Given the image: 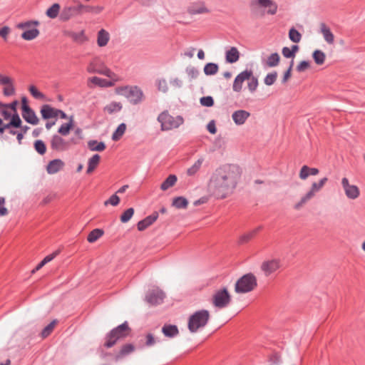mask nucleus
Here are the masks:
<instances>
[{
  "label": "nucleus",
  "instance_id": "46",
  "mask_svg": "<svg viewBox=\"0 0 365 365\" xmlns=\"http://www.w3.org/2000/svg\"><path fill=\"white\" fill-rule=\"evenodd\" d=\"M279 55L277 53H273L267 58V64L269 67L277 66L279 64Z\"/></svg>",
  "mask_w": 365,
  "mask_h": 365
},
{
  "label": "nucleus",
  "instance_id": "19",
  "mask_svg": "<svg viewBox=\"0 0 365 365\" xmlns=\"http://www.w3.org/2000/svg\"><path fill=\"white\" fill-rule=\"evenodd\" d=\"M56 108H52L50 105L45 104L41 108V114L43 119H49L51 118H56V113H55Z\"/></svg>",
  "mask_w": 365,
  "mask_h": 365
},
{
  "label": "nucleus",
  "instance_id": "55",
  "mask_svg": "<svg viewBox=\"0 0 365 365\" xmlns=\"http://www.w3.org/2000/svg\"><path fill=\"white\" fill-rule=\"evenodd\" d=\"M185 72L191 79L196 78L199 75V71L197 68L189 66L186 68Z\"/></svg>",
  "mask_w": 365,
  "mask_h": 365
},
{
  "label": "nucleus",
  "instance_id": "37",
  "mask_svg": "<svg viewBox=\"0 0 365 365\" xmlns=\"http://www.w3.org/2000/svg\"><path fill=\"white\" fill-rule=\"evenodd\" d=\"M312 57L317 65H322L324 63L326 55L323 51L317 49L313 52Z\"/></svg>",
  "mask_w": 365,
  "mask_h": 365
},
{
  "label": "nucleus",
  "instance_id": "16",
  "mask_svg": "<svg viewBox=\"0 0 365 365\" xmlns=\"http://www.w3.org/2000/svg\"><path fill=\"white\" fill-rule=\"evenodd\" d=\"M64 163L61 159H54L51 160L46 168L48 174H55L63 168Z\"/></svg>",
  "mask_w": 365,
  "mask_h": 365
},
{
  "label": "nucleus",
  "instance_id": "39",
  "mask_svg": "<svg viewBox=\"0 0 365 365\" xmlns=\"http://www.w3.org/2000/svg\"><path fill=\"white\" fill-rule=\"evenodd\" d=\"M59 10H60V5L57 3H56V4H53L51 7H49L47 9L46 14L47 15V16H48L51 19H55L58 16Z\"/></svg>",
  "mask_w": 365,
  "mask_h": 365
},
{
  "label": "nucleus",
  "instance_id": "34",
  "mask_svg": "<svg viewBox=\"0 0 365 365\" xmlns=\"http://www.w3.org/2000/svg\"><path fill=\"white\" fill-rule=\"evenodd\" d=\"M88 146L92 151H103L106 148V145L103 142L98 143L95 140L88 141Z\"/></svg>",
  "mask_w": 365,
  "mask_h": 365
},
{
  "label": "nucleus",
  "instance_id": "5",
  "mask_svg": "<svg viewBox=\"0 0 365 365\" xmlns=\"http://www.w3.org/2000/svg\"><path fill=\"white\" fill-rule=\"evenodd\" d=\"M231 301L232 296L226 287L216 290L211 299L212 304L219 309L228 307Z\"/></svg>",
  "mask_w": 365,
  "mask_h": 365
},
{
  "label": "nucleus",
  "instance_id": "38",
  "mask_svg": "<svg viewBox=\"0 0 365 365\" xmlns=\"http://www.w3.org/2000/svg\"><path fill=\"white\" fill-rule=\"evenodd\" d=\"M314 196V194L311 191H308L294 205V209L299 210L300 209L305 203H307L309 200H311Z\"/></svg>",
  "mask_w": 365,
  "mask_h": 365
},
{
  "label": "nucleus",
  "instance_id": "33",
  "mask_svg": "<svg viewBox=\"0 0 365 365\" xmlns=\"http://www.w3.org/2000/svg\"><path fill=\"white\" fill-rule=\"evenodd\" d=\"M126 130V125L124 123H120L112 135V140L114 141L118 140L125 133Z\"/></svg>",
  "mask_w": 365,
  "mask_h": 365
},
{
  "label": "nucleus",
  "instance_id": "47",
  "mask_svg": "<svg viewBox=\"0 0 365 365\" xmlns=\"http://www.w3.org/2000/svg\"><path fill=\"white\" fill-rule=\"evenodd\" d=\"M97 73L106 76L111 79H115V74L106 66H101L98 68Z\"/></svg>",
  "mask_w": 365,
  "mask_h": 365
},
{
  "label": "nucleus",
  "instance_id": "7",
  "mask_svg": "<svg viewBox=\"0 0 365 365\" xmlns=\"http://www.w3.org/2000/svg\"><path fill=\"white\" fill-rule=\"evenodd\" d=\"M130 329L126 322L113 329L107 336L105 346L108 348L112 347L118 339L125 337L129 334Z\"/></svg>",
  "mask_w": 365,
  "mask_h": 365
},
{
  "label": "nucleus",
  "instance_id": "53",
  "mask_svg": "<svg viewBox=\"0 0 365 365\" xmlns=\"http://www.w3.org/2000/svg\"><path fill=\"white\" fill-rule=\"evenodd\" d=\"M277 77V73L276 71L269 73L265 76V78L264 79V83L267 86H272L276 81Z\"/></svg>",
  "mask_w": 365,
  "mask_h": 365
},
{
  "label": "nucleus",
  "instance_id": "13",
  "mask_svg": "<svg viewBox=\"0 0 365 365\" xmlns=\"http://www.w3.org/2000/svg\"><path fill=\"white\" fill-rule=\"evenodd\" d=\"M250 116V113L245 110H238L232 114V118L237 125H243Z\"/></svg>",
  "mask_w": 365,
  "mask_h": 365
},
{
  "label": "nucleus",
  "instance_id": "24",
  "mask_svg": "<svg viewBox=\"0 0 365 365\" xmlns=\"http://www.w3.org/2000/svg\"><path fill=\"white\" fill-rule=\"evenodd\" d=\"M73 126V117L71 115L69 118V121L68 123H63L61 127L58 130V133L61 135L66 136L67 135Z\"/></svg>",
  "mask_w": 365,
  "mask_h": 365
},
{
  "label": "nucleus",
  "instance_id": "62",
  "mask_svg": "<svg viewBox=\"0 0 365 365\" xmlns=\"http://www.w3.org/2000/svg\"><path fill=\"white\" fill-rule=\"evenodd\" d=\"M73 14V16L79 15L83 14V4H77L76 5L69 6Z\"/></svg>",
  "mask_w": 365,
  "mask_h": 365
},
{
  "label": "nucleus",
  "instance_id": "28",
  "mask_svg": "<svg viewBox=\"0 0 365 365\" xmlns=\"http://www.w3.org/2000/svg\"><path fill=\"white\" fill-rule=\"evenodd\" d=\"M100 158L101 157L98 154H95L88 160V168L86 170L88 174L92 173L96 169L99 163Z\"/></svg>",
  "mask_w": 365,
  "mask_h": 365
},
{
  "label": "nucleus",
  "instance_id": "54",
  "mask_svg": "<svg viewBox=\"0 0 365 365\" xmlns=\"http://www.w3.org/2000/svg\"><path fill=\"white\" fill-rule=\"evenodd\" d=\"M29 91L31 96L36 99L43 100L45 98V95L40 92L34 86H31L29 87Z\"/></svg>",
  "mask_w": 365,
  "mask_h": 365
},
{
  "label": "nucleus",
  "instance_id": "23",
  "mask_svg": "<svg viewBox=\"0 0 365 365\" xmlns=\"http://www.w3.org/2000/svg\"><path fill=\"white\" fill-rule=\"evenodd\" d=\"M162 331L168 337H173L179 333L177 326L171 324L164 325L162 328Z\"/></svg>",
  "mask_w": 365,
  "mask_h": 365
},
{
  "label": "nucleus",
  "instance_id": "22",
  "mask_svg": "<svg viewBox=\"0 0 365 365\" xmlns=\"http://www.w3.org/2000/svg\"><path fill=\"white\" fill-rule=\"evenodd\" d=\"M110 36L108 31L105 29H101L98 32L97 43L98 46L103 47L107 45L109 41Z\"/></svg>",
  "mask_w": 365,
  "mask_h": 365
},
{
  "label": "nucleus",
  "instance_id": "43",
  "mask_svg": "<svg viewBox=\"0 0 365 365\" xmlns=\"http://www.w3.org/2000/svg\"><path fill=\"white\" fill-rule=\"evenodd\" d=\"M34 147L35 150L41 155L46 153V146L42 140H36L34 141Z\"/></svg>",
  "mask_w": 365,
  "mask_h": 365
},
{
  "label": "nucleus",
  "instance_id": "44",
  "mask_svg": "<svg viewBox=\"0 0 365 365\" xmlns=\"http://www.w3.org/2000/svg\"><path fill=\"white\" fill-rule=\"evenodd\" d=\"M289 38L294 43H299L302 39V34L292 27L289 31Z\"/></svg>",
  "mask_w": 365,
  "mask_h": 365
},
{
  "label": "nucleus",
  "instance_id": "64",
  "mask_svg": "<svg viewBox=\"0 0 365 365\" xmlns=\"http://www.w3.org/2000/svg\"><path fill=\"white\" fill-rule=\"evenodd\" d=\"M170 85L175 88H182L183 83L182 81L178 78H173L170 81Z\"/></svg>",
  "mask_w": 365,
  "mask_h": 365
},
{
  "label": "nucleus",
  "instance_id": "60",
  "mask_svg": "<svg viewBox=\"0 0 365 365\" xmlns=\"http://www.w3.org/2000/svg\"><path fill=\"white\" fill-rule=\"evenodd\" d=\"M158 89L163 93H167L168 91V87L167 82L165 79H160L158 81L157 83Z\"/></svg>",
  "mask_w": 365,
  "mask_h": 365
},
{
  "label": "nucleus",
  "instance_id": "30",
  "mask_svg": "<svg viewBox=\"0 0 365 365\" xmlns=\"http://www.w3.org/2000/svg\"><path fill=\"white\" fill-rule=\"evenodd\" d=\"M203 162L204 158H200L197 161L194 163V164L190 168L187 169V174L189 176L195 175L199 171Z\"/></svg>",
  "mask_w": 365,
  "mask_h": 365
},
{
  "label": "nucleus",
  "instance_id": "1",
  "mask_svg": "<svg viewBox=\"0 0 365 365\" xmlns=\"http://www.w3.org/2000/svg\"><path fill=\"white\" fill-rule=\"evenodd\" d=\"M240 175V169L235 165H224L218 168L210 180V193L217 199L225 198L235 189Z\"/></svg>",
  "mask_w": 365,
  "mask_h": 365
},
{
  "label": "nucleus",
  "instance_id": "9",
  "mask_svg": "<svg viewBox=\"0 0 365 365\" xmlns=\"http://www.w3.org/2000/svg\"><path fill=\"white\" fill-rule=\"evenodd\" d=\"M252 75V70H245L240 73L235 78L232 90L235 92L240 93L242 89V84L245 81H248Z\"/></svg>",
  "mask_w": 365,
  "mask_h": 365
},
{
  "label": "nucleus",
  "instance_id": "50",
  "mask_svg": "<svg viewBox=\"0 0 365 365\" xmlns=\"http://www.w3.org/2000/svg\"><path fill=\"white\" fill-rule=\"evenodd\" d=\"M207 11V9L204 6H192L188 9V12L190 14H200Z\"/></svg>",
  "mask_w": 365,
  "mask_h": 365
},
{
  "label": "nucleus",
  "instance_id": "56",
  "mask_svg": "<svg viewBox=\"0 0 365 365\" xmlns=\"http://www.w3.org/2000/svg\"><path fill=\"white\" fill-rule=\"evenodd\" d=\"M10 120V125H13L14 128H18L19 127H21L22 122L17 113H14V114L11 115Z\"/></svg>",
  "mask_w": 365,
  "mask_h": 365
},
{
  "label": "nucleus",
  "instance_id": "63",
  "mask_svg": "<svg viewBox=\"0 0 365 365\" xmlns=\"http://www.w3.org/2000/svg\"><path fill=\"white\" fill-rule=\"evenodd\" d=\"M310 64L308 61H301L297 66V71L298 72H303L309 67Z\"/></svg>",
  "mask_w": 365,
  "mask_h": 365
},
{
  "label": "nucleus",
  "instance_id": "6",
  "mask_svg": "<svg viewBox=\"0 0 365 365\" xmlns=\"http://www.w3.org/2000/svg\"><path fill=\"white\" fill-rule=\"evenodd\" d=\"M257 287V279L254 275H242L235 283V291L244 294L252 291Z\"/></svg>",
  "mask_w": 365,
  "mask_h": 365
},
{
  "label": "nucleus",
  "instance_id": "35",
  "mask_svg": "<svg viewBox=\"0 0 365 365\" xmlns=\"http://www.w3.org/2000/svg\"><path fill=\"white\" fill-rule=\"evenodd\" d=\"M40 24L38 21L36 20H31L26 21L24 22H21L17 24V28L24 29L26 31V29H31V28H36Z\"/></svg>",
  "mask_w": 365,
  "mask_h": 365
},
{
  "label": "nucleus",
  "instance_id": "2",
  "mask_svg": "<svg viewBox=\"0 0 365 365\" xmlns=\"http://www.w3.org/2000/svg\"><path fill=\"white\" fill-rule=\"evenodd\" d=\"M117 94L124 96L133 106L141 103L145 98L143 90L137 86H125L115 89Z\"/></svg>",
  "mask_w": 365,
  "mask_h": 365
},
{
  "label": "nucleus",
  "instance_id": "59",
  "mask_svg": "<svg viewBox=\"0 0 365 365\" xmlns=\"http://www.w3.org/2000/svg\"><path fill=\"white\" fill-rule=\"evenodd\" d=\"M119 202H120L119 197L116 194H113V195H111L109 197V199L108 200L105 201L104 205H108L110 204L113 206H116L119 204Z\"/></svg>",
  "mask_w": 365,
  "mask_h": 365
},
{
  "label": "nucleus",
  "instance_id": "57",
  "mask_svg": "<svg viewBox=\"0 0 365 365\" xmlns=\"http://www.w3.org/2000/svg\"><path fill=\"white\" fill-rule=\"evenodd\" d=\"M200 103L202 106L205 107H211L214 105V99L212 96H203L200 98Z\"/></svg>",
  "mask_w": 365,
  "mask_h": 365
},
{
  "label": "nucleus",
  "instance_id": "17",
  "mask_svg": "<svg viewBox=\"0 0 365 365\" xmlns=\"http://www.w3.org/2000/svg\"><path fill=\"white\" fill-rule=\"evenodd\" d=\"M21 111L22 117L27 123L31 125L38 124V118H37L35 112L31 108L23 110Z\"/></svg>",
  "mask_w": 365,
  "mask_h": 365
},
{
  "label": "nucleus",
  "instance_id": "26",
  "mask_svg": "<svg viewBox=\"0 0 365 365\" xmlns=\"http://www.w3.org/2000/svg\"><path fill=\"white\" fill-rule=\"evenodd\" d=\"M68 36L76 43L82 44L86 42L88 38L85 35L84 31L79 32L71 31L68 33Z\"/></svg>",
  "mask_w": 365,
  "mask_h": 365
},
{
  "label": "nucleus",
  "instance_id": "11",
  "mask_svg": "<svg viewBox=\"0 0 365 365\" xmlns=\"http://www.w3.org/2000/svg\"><path fill=\"white\" fill-rule=\"evenodd\" d=\"M69 143L63 139L61 136L55 134L51 139V148L53 150L63 151L68 148Z\"/></svg>",
  "mask_w": 365,
  "mask_h": 365
},
{
  "label": "nucleus",
  "instance_id": "21",
  "mask_svg": "<svg viewBox=\"0 0 365 365\" xmlns=\"http://www.w3.org/2000/svg\"><path fill=\"white\" fill-rule=\"evenodd\" d=\"M89 80L92 83L102 88H108L114 86V81H108L97 76H93Z\"/></svg>",
  "mask_w": 365,
  "mask_h": 365
},
{
  "label": "nucleus",
  "instance_id": "42",
  "mask_svg": "<svg viewBox=\"0 0 365 365\" xmlns=\"http://www.w3.org/2000/svg\"><path fill=\"white\" fill-rule=\"evenodd\" d=\"M260 229L261 227H258L257 228L242 235L240 238V243L243 244L249 242Z\"/></svg>",
  "mask_w": 365,
  "mask_h": 365
},
{
  "label": "nucleus",
  "instance_id": "61",
  "mask_svg": "<svg viewBox=\"0 0 365 365\" xmlns=\"http://www.w3.org/2000/svg\"><path fill=\"white\" fill-rule=\"evenodd\" d=\"M309 172V166L303 165L299 172V178L303 180H306L310 175Z\"/></svg>",
  "mask_w": 365,
  "mask_h": 365
},
{
  "label": "nucleus",
  "instance_id": "29",
  "mask_svg": "<svg viewBox=\"0 0 365 365\" xmlns=\"http://www.w3.org/2000/svg\"><path fill=\"white\" fill-rule=\"evenodd\" d=\"M177 180L176 175H170L161 184L160 189L163 191L167 190L175 184Z\"/></svg>",
  "mask_w": 365,
  "mask_h": 365
},
{
  "label": "nucleus",
  "instance_id": "14",
  "mask_svg": "<svg viewBox=\"0 0 365 365\" xmlns=\"http://www.w3.org/2000/svg\"><path fill=\"white\" fill-rule=\"evenodd\" d=\"M281 267L280 261L278 259H272L264 262L261 265L262 271L264 272L272 273Z\"/></svg>",
  "mask_w": 365,
  "mask_h": 365
},
{
  "label": "nucleus",
  "instance_id": "45",
  "mask_svg": "<svg viewBox=\"0 0 365 365\" xmlns=\"http://www.w3.org/2000/svg\"><path fill=\"white\" fill-rule=\"evenodd\" d=\"M328 178L324 177L322 178L318 182H313L310 190L315 195L316 192H319L327 182Z\"/></svg>",
  "mask_w": 365,
  "mask_h": 365
},
{
  "label": "nucleus",
  "instance_id": "8",
  "mask_svg": "<svg viewBox=\"0 0 365 365\" xmlns=\"http://www.w3.org/2000/svg\"><path fill=\"white\" fill-rule=\"evenodd\" d=\"M250 8L253 13L258 9H267L266 12L269 15H274L277 11V4L273 0H252L250 2Z\"/></svg>",
  "mask_w": 365,
  "mask_h": 365
},
{
  "label": "nucleus",
  "instance_id": "31",
  "mask_svg": "<svg viewBox=\"0 0 365 365\" xmlns=\"http://www.w3.org/2000/svg\"><path fill=\"white\" fill-rule=\"evenodd\" d=\"M104 234V231L102 229L96 228L93 230L88 235L87 240L90 243H93L98 240Z\"/></svg>",
  "mask_w": 365,
  "mask_h": 365
},
{
  "label": "nucleus",
  "instance_id": "40",
  "mask_svg": "<svg viewBox=\"0 0 365 365\" xmlns=\"http://www.w3.org/2000/svg\"><path fill=\"white\" fill-rule=\"evenodd\" d=\"M57 324V320H53L49 324H48L41 331V336L42 338H46L53 331L56 325Z\"/></svg>",
  "mask_w": 365,
  "mask_h": 365
},
{
  "label": "nucleus",
  "instance_id": "15",
  "mask_svg": "<svg viewBox=\"0 0 365 365\" xmlns=\"http://www.w3.org/2000/svg\"><path fill=\"white\" fill-rule=\"evenodd\" d=\"M164 297L165 295L162 291L153 290L147 295L146 299L150 304L156 305L163 302Z\"/></svg>",
  "mask_w": 365,
  "mask_h": 365
},
{
  "label": "nucleus",
  "instance_id": "25",
  "mask_svg": "<svg viewBox=\"0 0 365 365\" xmlns=\"http://www.w3.org/2000/svg\"><path fill=\"white\" fill-rule=\"evenodd\" d=\"M39 30L36 28L26 29L21 34V38L26 41H31L39 35Z\"/></svg>",
  "mask_w": 365,
  "mask_h": 365
},
{
  "label": "nucleus",
  "instance_id": "52",
  "mask_svg": "<svg viewBox=\"0 0 365 365\" xmlns=\"http://www.w3.org/2000/svg\"><path fill=\"white\" fill-rule=\"evenodd\" d=\"M103 8L101 6H93L83 5V14L91 13V14H99L102 11Z\"/></svg>",
  "mask_w": 365,
  "mask_h": 365
},
{
  "label": "nucleus",
  "instance_id": "32",
  "mask_svg": "<svg viewBox=\"0 0 365 365\" xmlns=\"http://www.w3.org/2000/svg\"><path fill=\"white\" fill-rule=\"evenodd\" d=\"M219 66L215 63H207L204 66V73L207 76H212L217 73Z\"/></svg>",
  "mask_w": 365,
  "mask_h": 365
},
{
  "label": "nucleus",
  "instance_id": "18",
  "mask_svg": "<svg viewBox=\"0 0 365 365\" xmlns=\"http://www.w3.org/2000/svg\"><path fill=\"white\" fill-rule=\"evenodd\" d=\"M240 58V52L236 47H231L225 53V60L229 63H234Z\"/></svg>",
  "mask_w": 365,
  "mask_h": 365
},
{
  "label": "nucleus",
  "instance_id": "4",
  "mask_svg": "<svg viewBox=\"0 0 365 365\" xmlns=\"http://www.w3.org/2000/svg\"><path fill=\"white\" fill-rule=\"evenodd\" d=\"M158 121L160 123L162 130H170L178 128L184 122L182 116L178 115L175 118L166 110L159 114Z\"/></svg>",
  "mask_w": 365,
  "mask_h": 365
},
{
  "label": "nucleus",
  "instance_id": "58",
  "mask_svg": "<svg viewBox=\"0 0 365 365\" xmlns=\"http://www.w3.org/2000/svg\"><path fill=\"white\" fill-rule=\"evenodd\" d=\"M3 93L5 96H11L15 93V88L13 85V82L5 86L3 90Z\"/></svg>",
  "mask_w": 365,
  "mask_h": 365
},
{
  "label": "nucleus",
  "instance_id": "20",
  "mask_svg": "<svg viewBox=\"0 0 365 365\" xmlns=\"http://www.w3.org/2000/svg\"><path fill=\"white\" fill-rule=\"evenodd\" d=\"M321 32L323 34L324 40L327 43L331 44L334 41V37L330 29L326 26L324 23L320 24Z\"/></svg>",
  "mask_w": 365,
  "mask_h": 365
},
{
  "label": "nucleus",
  "instance_id": "27",
  "mask_svg": "<svg viewBox=\"0 0 365 365\" xmlns=\"http://www.w3.org/2000/svg\"><path fill=\"white\" fill-rule=\"evenodd\" d=\"M122 108L123 106L120 103L113 101L105 106L104 111L107 112L108 114H113L120 111Z\"/></svg>",
  "mask_w": 365,
  "mask_h": 365
},
{
  "label": "nucleus",
  "instance_id": "48",
  "mask_svg": "<svg viewBox=\"0 0 365 365\" xmlns=\"http://www.w3.org/2000/svg\"><path fill=\"white\" fill-rule=\"evenodd\" d=\"M72 16H73V14L69 6L65 7L60 14V19L63 21H68Z\"/></svg>",
  "mask_w": 365,
  "mask_h": 365
},
{
  "label": "nucleus",
  "instance_id": "12",
  "mask_svg": "<svg viewBox=\"0 0 365 365\" xmlns=\"http://www.w3.org/2000/svg\"><path fill=\"white\" fill-rule=\"evenodd\" d=\"M158 218V212H153L150 215L147 216L142 220L139 221L137 224V227L139 231H143L150 225H151Z\"/></svg>",
  "mask_w": 365,
  "mask_h": 365
},
{
  "label": "nucleus",
  "instance_id": "49",
  "mask_svg": "<svg viewBox=\"0 0 365 365\" xmlns=\"http://www.w3.org/2000/svg\"><path fill=\"white\" fill-rule=\"evenodd\" d=\"M133 214H134V209L133 208L130 207V208L127 209L121 215V216H120V221L123 223H125V222H128L131 219V217L133 215Z\"/></svg>",
  "mask_w": 365,
  "mask_h": 365
},
{
  "label": "nucleus",
  "instance_id": "41",
  "mask_svg": "<svg viewBox=\"0 0 365 365\" xmlns=\"http://www.w3.org/2000/svg\"><path fill=\"white\" fill-rule=\"evenodd\" d=\"M135 350V347L133 344H128L122 346L120 351L117 354V359L122 358L125 355H128Z\"/></svg>",
  "mask_w": 365,
  "mask_h": 365
},
{
  "label": "nucleus",
  "instance_id": "3",
  "mask_svg": "<svg viewBox=\"0 0 365 365\" xmlns=\"http://www.w3.org/2000/svg\"><path fill=\"white\" fill-rule=\"evenodd\" d=\"M210 319V313L207 310H200L192 314L188 319L187 327L190 332H197L199 329L205 327Z\"/></svg>",
  "mask_w": 365,
  "mask_h": 365
},
{
  "label": "nucleus",
  "instance_id": "36",
  "mask_svg": "<svg viewBox=\"0 0 365 365\" xmlns=\"http://www.w3.org/2000/svg\"><path fill=\"white\" fill-rule=\"evenodd\" d=\"M188 201L184 197H177L173 200L172 205L178 209H182L187 207Z\"/></svg>",
  "mask_w": 365,
  "mask_h": 365
},
{
  "label": "nucleus",
  "instance_id": "51",
  "mask_svg": "<svg viewBox=\"0 0 365 365\" xmlns=\"http://www.w3.org/2000/svg\"><path fill=\"white\" fill-rule=\"evenodd\" d=\"M248 81V89L251 93H254L257 90L258 86V79L256 76H254L252 74V77Z\"/></svg>",
  "mask_w": 365,
  "mask_h": 365
},
{
  "label": "nucleus",
  "instance_id": "10",
  "mask_svg": "<svg viewBox=\"0 0 365 365\" xmlns=\"http://www.w3.org/2000/svg\"><path fill=\"white\" fill-rule=\"evenodd\" d=\"M341 185L345 192L346 196L351 200H354L359 196V190L357 186L350 185L349 180L346 178H343L341 180Z\"/></svg>",
  "mask_w": 365,
  "mask_h": 365
}]
</instances>
